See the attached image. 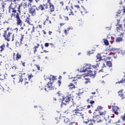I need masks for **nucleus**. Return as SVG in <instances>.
<instances>
[{"label": "nucleus", "instance_id": "1", "mask_svg": "<svg viewBox=\"0 0 125 125\" xmlns=\"http://www.w3.org/2000/svg\"><path fill=\"white\" fill-rule=\"evenodd\" d=\"M9 27H8L6 30H2V36L5 41L10 42V40H11V41L13 42L14 41V34L12 33V31H9Z\"/></svg>", "mask_w": 125, "mask_h": 125}, {"label": "nucleus", "instance_id": "2", "mask_svg": "<svg viewBox=\"0 0 125 125\" xmlns=\"http://www.w3.org/2000/svg\"><path fill=\"white\" fill-rule=\"evenodd\" d=\"M49 79L50 80V82H48L47 85H45V90H46V91H47V89L48 90H53L54 89H57V86H54V85H53V83H53L54 81L57 80L56 77L52 76V78H49Z\"/></svg>", "mask_w": 125, "mask_h": 125}, {"label": "nucleus", "instance_id": "3", "mask_svg": "<svg viewBox=\"0 0 125 125\" xmlns=\"http://www.w3.org/2000/svg\"><path fill=\"white\" fill-rule=\"evenodd\" d=\"M26 34H21V37L19 39V41H16L15 42L16 46L17 47H20L21 45H22V44L23 43L22 42H23V39H24V37L25 39H28L29 35H27L28 34V31H25Z\"/></svg>", "mask_w": 125, "mask_h": 125}, {"label": "nucleus", "instance_id": "4", "mask_svg": "<svg viewBox=\"0 0 125 125\" xmlns=\"http://www.w3.org/2000/svg\"><path fill=\"white\" fill-rule=\"evenodd\" d=\"M12 16H14V18L16 19V24L17 26H20V27H22L23 25V21L22 19L20 17L19 13H17L15 14H12Z\"/></svg>", "mask_w": 125, "mask_h": 125}, {"label": "nucleus", "instance_id": "5", "mask_svg": "<svg viewBox=\"0 0 125 125\" xmlns=\"http://www.w3.org/2000/svg\"><path fill=\"white\" fill-rule=\"evenodd\" d=\"M27 8V2H24L23 4H20L18 8V11L20 13H21V11H23L24 9Z\"/></svg>", "mask_w": 125, "mask_h": 125}, {"label": "nucleus", "instance_id": "6", "mask_svg": "<svg viewBox=\"0 0 125 125\" xmlns=\"http://www.w3.org/2000/svg\"><path fill=\"white\" fill-rule=\"evenodd\" d=\"M14 61H19L22 58V55L19 52H17L15 57V53H13V55Z\"/></svg>", "mask_w": 125, "mask_h": 125}, {"label": "nucleus", "instance_id": "7", "mask_svg": "<svg viewBox=\"0 0 125 125\" xmlns=\"http://www.w3.org/2000/svg\"><path fill=\"white\" fill-rule=\"evenodd\" d=\"M96 70H94V71H92V70H87V72L85 73L84 74L85 76H88V77H93V78H94L95 77V75H96Z\"/></svg>", "mask_w": 125, "mask_h": 125}, {"label": "nucleus", "instance_id": "8", "mask_svg": "<svg viewBox=\"0 0 125 125\" xmlns=\"http://www.w3.org/2000/svg\"><path fill=\"white\" fill-rule=\"evenodd\" d=\"M85 66L86 67V68L87 70H90L91 69H96V68H98V67H99V65L98 63H97L96 65H92L90 64H85Z\"/></svg>", "mask_w": 125, "mask_h": 125}, {"label": "nucleus", "instance_id": "9", "mask_svg": "<svg viewBox=\"0 0 125 125\" xmlns=\"http://www.w3.org/2000/svg\"><path fill=\"white\" fill-rule=\"evenodd\" d=\"M36 10H38V11H39V9H38L36 6H33L29 10V13H30L32 16H35Z\"/></svg>", "mask_w": 125, "mask_h": 125}, {"label": "nucleus", "instance_id": "10", "mask_svg": "<svg viewBox=\"0 0 125 125\" xmlns=\"http://www.w3.org/2000/svg\"><path fill=\"white\" fill-rule=\"evenodd\" d=\"M12 10V14H15L17 11L15 10V4H13L12 3H11L9 7V13H10V10Z\"/></svg>", "mask_w": 125, "mask_h": 125}, {"label": "nucleus", "instance_id": "11", "mask_svg": "<svg viewBox=\"0 0 125 125\" xmlns=\"http://www.w3.org/2000/svg\"><path fill=\"white\" fill-rule=\"evenodd\" d=\"M47 3H48L49 8L50 12H54L55 10V7L54 5L50 2V0H47Z\"/></svg>", "mask_w": 125, "mask_h": 125}, {"label": "nucleus", "instance_id": "12", "mask_svg": "<svg viewBox=\"0 0 125 125\" xmlns=\"http://www.w3.org/2000/svg\"><path fill=\"white\" fill-rule=\"evenodd\" d=\"M83 110H84V108L80 107H79V108H77L76 109H74L71 112L73 116H77V112H81V111H83Z\"/></svg>", "mask_w": 125, "mask_h": 125}, {"label": "nucleus", "instance_id": "13", "mask_svg": "<svg viewBox=\"0 0 125 125\" xmlns=\"http://www.w3.org/2000/svg\"><path fill=\"white\" fill-rule=\"evenodd\" d=\"M112 110L115 115H118L119 112H120V108L118 106H112Z\"/></svg>", "mask_w": 125, "mask_h": 125}, {"label": "nucleus", "instance_id": "14", "mask_svg": "<svg viewBox=\"0 0 125 125\" xmlns=\"http://www.w3.org/2000/svg\"><path fill=\"white\" fill-rule=\"evenodd\" d=\"M92 120L95 123H100V122H102V120H101V117H100V115H96V116H93Z\"/></svg>", "mask_w": 125, "mask_h": 125}, {"label": "nucleus", "instance_id": "15", "mask_svg": "<svg viewBox=\"0 0 125 125\" xmlns=\"http://www.w3.org/2000/svg\"><path fill=\"white\" fill-rule=\"evenodd\" d=\"M48 4H40L39 7L38 8L39 9H40V10H41L42 11V10H45V9H47L48 8V6H47Z\"/></svg>", "mask_w": 125, "mask_h": 125}, {"label": "nucleus", "instance_id": "16", "mask_svg": "<svg viewBox=\"0 0 125 125\" xmlns=\"http://www.w3.org/2000/svg\"><path fill=\"white\" fill-rule=\"evenodd\" d=\"M65 10H66L67 13L69 16H71V15H74V12H73V11H72V9H70L68 6H66L65 7Z\"/></svg>", "mask_w": 125, "mask_h": 125}, {"label": "nucleus", "instance_id": "17", "mask_svg": "<svg viewBox=\"0 0 125 125\" xmlns=\"http://www.w3.org/2000/svg\"><path fill=\"white\" fill-rule=\"evenodd\" d=\"M66 96L69 98V99H72V101H74V94L72 93H70V92H67L66 93Z\"/></svg>", "mask_w": 125, "mask_h": 125}, {"label": "nucleus", "instance_id": "18", "mask_svg": "<svg viewBox=\"0 0 125 125\" xmlns=\"http://www.w3.org/2000/svg\"><path fill=\"white\" fill-rule=\"evenodd\" d=\"M24 22L28 24V25H31L33 26V24H32V21H31V19H30V16L27 17L24 21Z\"/></svg>", "mask_w": 125, "mask_h": 125}, {"label": "nucleus", "instance_id": "19", "mask_svg": "<svg viewBox=\"0 0 125 125\" xmlns=\"http://www.w3.org/2000/svg\"><path fill=\"white\" fill-rule=\"evenodd\" d=\"M70 101H71L70 99L67 96H66V97H62V103H63V102L68 103V102H70Z\"/></svg>", "mask_w": 125, "mask_h": 125}, {"label": "nucleus", "instance_id": "20", "mask_svg": "<svg viewBox=\"0 0 125 125\" xmlns=\"http://www.w3.org/2000/svg\"><path fill=\"white\" fill-rule=\"evenodd\" d=\"M45 21L43 22V25H46V24H52L51 21L49 20V16H46Z\"/></svg>", "mask_w": 125, "mask_h": 125}, {"label": "nucleus", "instance_id": "21", "mask_svg": "<svg viewBox=\"0 0 125 125\" xmlns=\"http://www.w3.org/2000/svg\"><path fill=\"white\" fill-rule=\"evenodd\" d=\"M118 96L119 97H121L122 100L125 99V94L123 93V90L119 91L118 92Z\"/></svg>", "mask_w": 125, "mask_h": 125}, {"label": "nucleus", "instance_id": "22", "mask_svg": "<svg viewBox=\"0 0 125 125\" xmlns=\"http://www.w3.org/2000/svg\"><path fill=\"white\" fill-rule=\"evenodd\" d=\"M84 76L85 77H83V79L84 80H85V82L84 83L85 84H87V83H90V79H89V78H87L86 77H88V76H86L85 74H84Z\"/></svg>", "mask_w": 125, "mask_h": 125}, {"label": "nucleus", "instance_id": "23", "mask_svg": "<svg viewBox=\"0 0 125 125\" xmlns=\"http://www.w3.org/2000/svg\"><path fill=\"white\" fill-rule=\"evenodd\" d=\"M84 123L87 125H94V124H95V122L93 120H88L87 122H84Z\"/></svg>", "mask_w": 125, "mask_h": 125}, {"label": "nucleus", "instance_id": "24", "mask_svg": "<svg viewBox=\"0 0 125 125\" xmlns=\"http://www.w3.org/2000/svg\"><path fill=\"white\" fill-rule=\"evenodd\" d=\"M96 62H100V61H103V60H102V57L100 54H98V55L96 56Z\"/></svg>", "mask_w": 125, "mask_h": 125}, {"label": "nucleus", "instance_id": "25", "mask_svg": "<svg viewBox=\"0 0 125 125\" xmlns=\"http://www.w3.org/2000/svg\"><path fill=\"white\" fill-rule=\"evenodd\" d=\"M75 83H70V84L68 85V87L69 89H75V88H76V86H75Z\"/></svg>", "mask_w": 125, "mask_h": 125}, {"label": "nucleus", "instance_id": "26", "mask_svg": "<svg viewBox=\"0 0 125 125\" xmlns=\"http://www.w3.org/2000/svg\"><path fill=\"white\" fill-rule=\"evenodd\" d=\"M59 18L60 19H62V20H63V19H64L65 20V21H69V18L68 17H65L64 16L62 17L61 15H60Z\"/></svg>", "mask_w": 125, "mask_h": 125}, {"label": "nucleus", "instance_id": "27", "mask_svg": "<svg viewBox=\"0 0 125 125\" xmlns=\"http://www.w3.org/2000/svg\"><path fill=\"white\" fill-rule=\"evenodd\" d=\"M5 48V44H2L0 46V52H2Z\"/></svg>", "mask_w": 125, "mask_h": 125}, {"label": "nucleus", "instance_id": "28", "mask_svg": "<svg viewBox=\"0 0 125 125\" xmlns=\"http://www.w3.org/2000/svg\"><path fill=\"white\" fill-rule=\"evenodd\" d=\"M76 116L78 117H81L82 119H83V113L80 112V111H77V113H76Z\"/></svg>", "mask_w": 125, "mask_h": 125}, {"label": "nucleus", "instance_id": "29", "mask_svg": "<svg viewBox=\"0 0 125 125\" xmlns=\"http://www.w3.org/2000/svg\"><path fill=\"white\" fill-rule=\"evenodd\" d=\"M106 65L107 67H109V68L112 67V62L110 61L106 62Z\"/></svg>", "mask_w": 125, "mask_h": 125}, {"label": "nucleus", "instance_id": "30", "mask_svg": "<svg viewBox=\"0 0 125 125\" xmlns=\"http://www.w3.org/2000/svg\"><path fill=\"white\" fill-rule=\"evenodd\" d=\"M40 46V44H37V46H34V47L33 48L34 49V54H36V52H37V48H39V47Z\"/></svg>", "mask_w": 125, "mask_h": 125}, {"label": "nucleus", "instance_id": "31", "mask_svg": "<svg viewBox=\"0 0 125 125\" xmlns=\"http://www.w3.org/2000/svg\"><path fill=\"white\" fill-rule=\"evenodd\" d=\"M81 71L82 73H84L85 72H87V69L85 65L81 68Z\"/></svg>", "mask_w": 125, "mask_h": 125}, {"label": "nucleus", "instance_id": "32", "mask_svg": "<svg viewBox=\"0 0 125 125\" xmlns=\"http://www.w3.org/2000/svg\"><path fill=\"white\" fill-rule=\"evenodd\" d=\"M83 77H85L84 76V74H83L81 75H77L76 76V78H77V80H78V79L79 80H80V79H82V78H83Z\"/></svg>", "mask_w": 125, "mask_h": 125}, {"label": "nucleus", "instance_id": "33", "mask_svg": "<svg viewBox=\"0 0 125 125\" xmlns=\"http://www.w3.org/2000/svg\"><path fill=\"white\" fill-rule=\"evenodd\" d=\"M77 81H78V78L75 77L73 80H72V83H74L75 84H77Z\"/></svg>", "mask_w": 125, "mask_h": 125}, {"label": "nucleus", "instance_id": "34", "mask_svg": "<svg viewBox=\"0 0 125 125\" xmlns=\"http://www.w3.org/2000/svg\"><path fill=\"white\" fill-rule=\"evenodd\" d=\"M71 8H72V11L73 12V13H77L78 10L76 9L75 7H73V6H71Z\"/></svg>", "mask_w": 125, "mask_h": 125}, {"label": "nucleus", "instance_id": "35", "mask_svg": "<svg viewBox=\"0 0 125 125\" xmlns=\"http://www.w3.org/2000/svg\"><path fill=\"white\" fill-rule=\"evenodd\" d=\"M67 125H78V123H76V122H70L69 121V122H68V124H67Z\"/></svg>", "mask_w": 125, "mask_h": 125}, {"label": "nucleus", "instance_id": "36", "mask_svg": "<svg viewBox=\"0 0 125 125\" xmlns=\"http://www.w3.org/2000/svg\"><path fill=\"white\" fill-rule=\"evenodd\" d=\"M101 110H102V107L101 106H98L95 111L96 112H98L101 111Z\"/></svg>", "mask_w": 125, "mask_h": 125}, {"label": "nucleus", "instance_id": "37", "mask_svg": "<svg viewBox=\"0 0 125 125\" xmlns=\"http://www.w3.org/2000/svg\"><path fill=\"white\" fill-rule=\"evenodd\" d=\"M104 42L105 45H109V41H108V40H107L106 39H104Z\"/></svg>", "mask_w": 125, "mask_h": 125}, {"label": "nucleus", "instance_id": "38", "mask_svg": "<svg viewBox=\"0 0 125 125\" xmlns=\"http://www.w3.org/2000/svg\"><path fill=\"white\" fill-rule=\"evenodd\" d=\"M23 77L22 76L20 75L19 77V83H22L23 82V78H22Z\"/></svg>", "mask_w": 125, "mask_h": 125}, {"label": "nucleus", "instance_id": "39", "mask_svg": "<svg viewBox=\"0 0 125 125\" xmlns=\"http://www.w3.org/2000/svg\"><path fill=\"white\" fill-rule=\"evenodd\" d=\"M122 41H123V39L121 37H118L116 40V42H122Z\"/></svg>", "mask_w": 125, "mask_h": 125}, {"label": "nucleus", "instance_id": "40", "mask_svg": "<svg viewBox=\"0 0 125 125\" xmlns=\"http://www.w3.org/2000/svg\"><path fill=\"white\" fill-rule=\"evenodd\" d=\"M61 85V80L58 81V85H54V86H57V88Z\"/></svg>", "mask_w": 125, "mask_h": 125}, {"label": "nucleus", "instance_id": "41", "mask_svg": "<svg viewBox=\"0 0 125 125\" xmlns=\"http://www.w3.org/2000/svg\"><path fill=\"white\" fill-rule=\"evenodd\" d=\"M12 69L13 71H16L17 70V69H18V67H17V65L15 64V65L12 66Z\"/></svg>", "mask_w": 125, "mask_h": 125}, {"label": "nucleus", "instance_id": "42", "mask_svg": "<svg viewBox=\"0 0 125 125\" xmlns=\"http://www.w3.org/2000/svg\"><path fill=\"white\" fill-rule=\"evenodd\" d=\"M59 121H60V119H59V118H56L54 121V122L55 123V124H58V122H59Z\"/></svg>", "mask_w": 125, "mask_h": 125}, {"label": "nucleus", "instance_id": "43", "mask_svg": "<svg viewBox=\"0 0 125 125\" xmlns=\"http://www.w3.org/2000/svg\"><path fill=\"white\" fill-rule=\"evenodd\" d=\"M63 122L64 124H66L67 125H68V124H69V122L68 121V119L67 118L63 119Z\"/></svg>", "mask_w": 125, "mask_h": 125}, {"label": "nucleus", "instance_id": "44", "mask_svg": "<svg viewBox=\"0 0 125 125\" xmlns=\"http://www.w3.org/2000/svg\"><path fill=\"white\" fill-rule=\"evenodd\" d=\"M112 124V120H108L107 121H106V125H111Z\"/></svg>", "mask_w": 125, "mask_h": 125}, {"label": "nucleus", "instance_id": "45", "mask_svg": "<svg viewBox=\"0 0 125 125\" xmlns=\"http://www.w3.org/2000/svg\"><path fill=\"white\" fill-rule=\"evenodd\" d=\"M34 66L36 67V68H37V70H38V71H40V70H41V66H40V65L34 64Z\"/></svg>", "mask_w": 125, "mask_h": 125}, {"label": "nucleus", "instance_id": "46", "mask_svg": "<svg viewBox=\"0 0 125 125\" xmlns=\"http://www.w3.org/2000/svg\"><path fill=\"white\" fill-rule=\"evenodd\" d=\"M121 120H122L123 122H125V113L124 114V116L121 117Z\"/></svg>", "mask_w": 125, "mask_h": 125}, {"label": "nucleus", "instance_id": "47", "mask_svg": "<svg viewBox=\"0 0 125 125\" xmlns=\"http://www.w3.org/2000/svg\"><path fill=\"white\" fill-rule=\"evenodd\" d=\"M74 8H76V9H77V10H79V9H80V8H81V7H80V6L79 5H74Z\"/></svg>", "mask_w": 125, "mask_h": 125}, {"label": "nucleus", "instance_id": "48", "mask_svg": "<svg viewBox=\"0 0 125 125\" xmlns=\"http://www.w3.org/2000/svg\"><path fill=\"white\" fill-rule=\"evenodd\" d=\"M31 34H33V33H35V26H34V24L32 25V30L31 32Z\"/></svg>", "mask_w": 125, "mask_h": 125}, {"label": "nucleus", "instance_id": "49", "mask_svg": "<svg viewBox=\"0 0 125 125\" xmlns=\"http://www.w3.org/2000/svg\"><path fill=\"white\" fill-rule=\"evenodd\" d=\"M106 61H103V62H102L103 66H102V68H104V67H106V64H105V63H106Z\"/></svg>", "mask_w": 125, "mask_h": 125}, {"label": "nucleus", "instance_id": "50", "mask_svg": "<svg viewBox=\"0 0 125 125\" xmlns=\"http://www.w3.org/2000/svg\"><path fill=\"white\" fill-rule=\"evenodd\" d=\"M106 115V112H100V116H105Z\"/></svg>", "mask_w": 125, "mask_h": 125}, {"label": "nucleus", "instance_id": "51", "mask_svg": "<svg viewBox=\"0 0 125 125\" xmlns=\"http://www.w3.org/2000/svg\"><path fill=\"white\" fill-rule=\"evenodd\" d=\"M63 2H64V3H68L69 4V3H70V0H63Z\"/></svg>", "mask_w": 125, "mask_h": 125}, {"label": "nucleus", "instance_id": "52", "mask_svg": "<svg viewBox=\"0 0 125 125\" xmlns=\"http://www.w3.org/2000/svg\"><path fill=\"white\" fill-rule=\"evenodd\" d=\"M13 31L16 33V34H17L18 33V28L16 27L13 29Z\"/></svg>", "mask_w": 125, "mask_h": 125}, {"label": "nucleus", "instance_id": "53", "mask_svg": "<svg viewBox=\"0 0 125 125\" xmlns=\"http://www.w3.org/2000/svg\"><path fill=\"white\" fill-rule=\"evenodd\" d=\"M33 77L34 76L32 75V74H31L30 75H28V78L29 80H31Z\"/></svg>", "mask_w": 125, "mask_h": 125}, {"label": "nucleus", "instance_id": "54", "mask_svg": "<svg viewBox=\"0 0 125 125\" xmlns=\"http://www.w3.org/2000/svg\"><path fill=\"white\" fill-rule=\"evenodd\" d=\"M73 1H76V2H78V3H80V0L81 1H83V0H72Z\"/></svg>", "mask_w": 125, "mask_h": 125}, {"label": "nucleus", "instance_id": "55", "mask_svg": "<svg viewBox=\"0 0 125 125\" xmlns=\"http://www.w3.org/2000/svg\"><path fill=\"white\" fill-rule=\"evenodd\" d=\"M21 62V63L22 65L23 66V67H25V64L26 62H24L22 61Z\"/></svg>", "mask_w": 125, "mask_h": 125}, {"label": "nucleus", "instance_id": "56", "mask_svg": "<svg viewBox=\"0 0 125 125\" xmlns=\"http://www.w3.org/2000/svg\"><path fill=\"white\" fill-rule=\"evenodd\" d=\"M44 46H45V47H48V46H49V43H45L44 44Z\"/></svg>", "mask_w": 125, "mask_h": 125}, {"label": "nucleus", "instance_id": "57", "mask_svg": "<svg viewBox=\"0 0 125 125\" xmlns=\"http://www.w3.org/2000/svg\"><path fill=\"white\" fill-rule=\"evenodd\" d=\"M94 53V51L93 50H92L91 51H89V54H93V53Z\"/></svg>", "mask_w": 125, "mask_h": 125}, {"label": "nucleus", "instance_id": "58", "mask_svg": "<svg viewBox=\"0 0 125 125\" xmlns=\"http://www.w3.org/2000/svg\"><path fill=\"white\" fill-rule=\"evenodd\" d=\"M4 92V91H3V90H0V95H2V94H3Z\"/></svg>", "mask_w": 125, "mask_h": 125}, {"label": "nucleus", "instance_id": "59", "mask_svg": "<svg viewBox=\"0 0 125 125\" xmlns=\"http://www.w3.org/2000/svg\"><path fill=\"white\" fill-rule=\"evenodd\" d=\"M60 4H61V5H62V6H63V5H64V1H61L60 2Z\"/></svg>", "mask_w": 125, "mask_h": 125}, {"label": "nucleus", "instance_id": "60", "mask_svg": "<svg viewBox=\"0 0 125 125\" xmlns=\"http://www.w3.org/2000/svg\"><path fill=\"white\" fill-rule=\"evenodd\" d=\"M90 104H94V103H95V102L94 101H91L89 102Z\"/></svg>", "mask_w": 125, "mask_h": 125}, {"label": "nucleus", "instance_id": "61", "mask_svg": "<svg viewBox=\"0 0 125 125\" xmlns=\"http://www.w3.org/2000/svg\"><path fill=\"white\" fill-rule=\"evenodd\" d=\"M64 33L65 34V35H68V32H67V30L65 29L64 30Z\"/></svg>", "mask_w": 125, "mask_h": 125}, {"label": "nucleus", "instance_id": "62", "mask_svg": "<svg viewBox=\"0 0 125 125\" xmlns=\"http://www.w3.org/2000/svg\"><path fill=\"white\" fill-rule=\"evenodd\" d=\"M91 107V106H90V105H88L87 106V108H86V109H90V107Z\"/></svg>", "mask_w": 125, "mask_h": 125}, {"label": "nucleus", "instance_id": "63", "mask_svg": "<svg viewBox=\"0 0 125 125\" xmlns=\"http://www.w3.org/2000/svg\"><path fill=\"white\" fill-rule=\"evenodd\" d=\"M49 44L52 47H53V46H54V44L52 43H50Z\"/></svg>", "mask_w": 125, "mask_h": 125}, {"label": "nucleus", "instance_id": "64", "mask_svg": "<svg viewBox=\"0 0 125 125\" xmlns=\"http://www.w3.org/2000/svg\"><path fill=\"white\" fill-rule=\"evenodd\" d=\"M24 75H26V73H21V75L20 76H21V77H23V76H24Z\"/></svg>", "mask_w": 125, "mask_h": 125}]
</instances>
